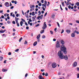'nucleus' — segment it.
<instances>
[{"instance_id": "obj_1", "label": "nucleus", "mask_w": 79, "mask_h": 79, "mask_svg": "<svg viewBox=\"0 0 79 79\" xmlns=\"http://www.w3.org/2000/svg\"><path fill=\"white\" fill-rule=\"evenodd\" d=\"M60 42L61 44H62L60 48V50L63 52L64 55H66L67 53V51H66V48L64 46V45H63L64 44V42L63 40H62Z\"/></svg>"}, {"instance_id": "obj_2", "label": "nucleus", "mask_w": 79, "mask_h": 79, "mask_svg": "<svg viewBox=\"0 0 79 79\" xmlns=\"http://www.w3.org/2000/svg\"><path fill=\"white\" fill-rule=\"evenodd\" d=\"M58 55L60 59H61V58L63 57V56L64 55H63V53L61 52V51H59L58 53Z\"/></svg>"}, {"instance_id": "obj_3", "label": "nucleus", "mask_w": 79, "mask_h": 79, "mask_svg": "<svg viewBox=\"0 0 79 79\" xmlns=\"http://www.w3.org/2000/svg\"><path fill=\"white\" fill-rule=\"evenodd\" d=\"M63 59H64L65 60H68V57L67 55L64 56V55L63 56V57H62L61 60Z\"/></svg>"}, {"instance_id": "obj_4", "label": "nucleus", "mask_w": 79, "mask_h": 79, "mask_svg": "<svg viewBox=\"0 0 79 79\" xmlns=\"http://www.w3.org/2000/svg\"><path fill=\"white\" fill-rule=\"evenodd\" d=\"M56 48H60V42L58 41L57 42L56 44Z\"/></svg>"}, {"instance_id": "obj_5", "label": "nucleus", "mask_w": 79, "mask_h": 79, "mask_svg": "<svg viewBox=\"0 0 79 79\" xmlns=\"http://www.w3.org/2000/svg\"><path fill=\"white\" fill-rule=\"evenodd\" d=\"M47 24H46V22H44L43 24V26L42 27V28L43 29H45V28H47Z\"/></svg>"}, {"instance_id": "obj_6", "label": "nucleus", "mask_w": 79, "mask_h": 79, "mask_svg": "<svg viewBox=\"0 0 79 79\" xmlns=\"http://www.w3.org/2000/svg\"><path fill=\"white\" fill-rule=\"evenodd\" d=\"M43 15H42L40 16H38L37 18V19H38V20H40V19H42L43 18Z\"/></svg>"}, {"instance_id": "obj_7", "label": "nucleus", "mask_w": 79, "mask_h": 79, "mask_svg": "<svg viewBox=\"0 0 79 79\" xmlns=\"http://www.w3.org/2000/svg\"><path fill=\"white\" fill-rule=\"evenodd\" d=\"M77 65V62H74L73 64V66L74 68L76 67V66Z\"/></svg>"}, {"instance_id": "obj_8", "label": "nucleus", "mask_w": 79, "mask_h": 79, "mask_svg": "<svg viewBox=\"0 0 79 79\" xmlns=\"http://www.w3.org/2000/svg\"><path fill=\"white\" fill-rule=\"evenodd\" d=\"M52 66L53 68H56V64L55 63H52Z\"/></svg>"}, {"instance_id": "obj_9", "label": "nucleus", "mask_w": 79, "mask_h": 79, "mask_svg": "<svg viewBox=\"0 0 79 79\" xmlns=\"http://www.w3.org/2000/svg\"><path fill=\"white\" fill-rule=\"evenodd\" d=\"M5 5L6 7H8V6H9L10 5V4H9V3L8 2H6L5 3Z\"/></svg>"}, {"instance_id": "obj_10", "label": "nucleus", "mask_w": 79, "mask_h": 79, "mask_svg": "<svg viewBox=\"0 0 79 79\" xmlns=\"http://www.w3.org/2000/svg\"><path fill=\"white\" fill-rule=\"evenodd\" d=\"M66 31L67 34H69L71 32V30H66Z\"/></svg>"}, {"instance_id": "obj_11", "label": "nucleus", "mask_w": 79, "mask_h": 79, "mask_svg": "<svg viewBox=\"0 0 79 79\" xmlns=\"http://www.w3.org/2000/svg\"><path fill=\"white\" fill-rule=\"evenodd\" d=\"M11 2L12 3H15V5L17 4V2L16 1H11Z\"/></svg>"}, {"instance_id": "obj_12", "label": "nucleus", "mask_w": 79, "mask_h": 79, "mask_svg": "<svg viewBox=\"0 0 79 79\" xmlns=\"http://www.w3.org/2000/svg\"><path fill=\"white\" fill-rule=\"evenodd\" d=\"M18 20H19V18H17L16 17H15V21L16 23L18 22Z\"/></svg>"}, {"instance_id": "obj_13", "label": "nucleus", "mask_w": 79, "mask_h": 79, "mask_svg": "<svg viewBox=\"0 0 79 79\" xmlns=\"http://www.w3.org/2000/svg\"><path fill=\"white\" fill-rule=\"evenodd\" d=\"M71 36L72 37H75V33H73L71 34Z\"/></svg>"}, {"instance_id": "obj_14", "label": "nucleus", "mask_w": 79, "mask_h": 79, "mask_svg": "<svg viewBox=\"0 0 79 79\" xmlns=\"http://www.w3.org/2000/svg\"><path fill=\"white\" fill-rule=\"evenodd\" d=\"M40 34H39V35H38L37 36V39H40Z\"/></svg>"}, {"instance_id": "obj_15", "label": "nucleus", "mask_w": 79, "mask_h": 79, "mask_svg": "<svg viewBox=\"0 0 79 79\" xmlns=\"http://www.w3.org/2000/svg\"><path fill=\"white\" fill-rule=\"evenodd\" d=\"M37 44V41H35L34 43L33 44L34 46H35Z\"/></svg>"}, {"instance_id": "obj_16", "label": "nucleus", "mask_w": 79, "mask_h": 79, "mask_svg": "<svg viewBox=\"0 0 79 79\" xmlns=\"http://www.w3.org/2000/svg\"><path fill=\"white\" fill-rule=\"evenodd\" d=\"M20 24L21 26H23V21H21L20 22Z\"/></svg>"}, {"instance_id": "obj_17", "label": "nucleus", "mask_w": 79, "mask_h": 79, "mask_svg": "<svg viewBox=\"0 0 79 79\" xmlns=\"http://www.w3.org/2000/svg\"><path fill=\"white\" fill-rule=\"evenodd\" d=\"M4 32V30L2 29L1 30V31H0V33H3Z\"/></svg>"}, {"instance_id": "obj_18", "label": "nucleus", "mask_w": 79, "mask_h": 79, "mask_svg": "<svg viewBox=\"0 0 79 79\" xmlns=\"http://www.w3.org/2000/svg\"><path fill=\"white\" fill-rule=\"evenodd\" d=\"M44 31H45V30H42L40 31V34H43V33H44Z\"/></svg>"}, {"instance_id": "obj_19", "label": "nucleus", "mask_w": 79, "mask_h": 79, "mask_svg": "<svg viewBox=\"0 0 79 79\" xmlns=\"http://www.w3.org/2000/svg\"><path fill=\"white\" fill-rule=\"evenodd\" d=\"M74 33H77V34H79V31H76V30H75V31H74Z\"/></svg>"}, {"instance_id": "obj_20", "label": "nucleus", "mask_w": 79, "mask_h": 79, "mask_svg": "<svg viewBox=\"0 0 79 79\" xmlns=\"http://www.w3.org/2000/svg\"><path fill=\"white\" fill-rule=\"evenodd\" d=\"M39 14L38 15V16H40L41 15V12L39 10L38 12Z\"/></svg>"}, {"instance_id": "obj_21", "label": "nucleus", "mask_w": 79, "mask_h": 79, "mask_svg": "<svg viewBox=\"0 0 79 79\" xmlns=\"http://www.w3.org/2000/svg\"><path fill=\"white\" fill-rule=\"evenodd\" d=\"M9 16V14H4L5 17H6V16Z\"/></svg>"}, {"instance_id": "obj_22", "label": "nucleus", "mask_w": 79, "mask_h": 79, "mask_svg": "<svg viewBox=\"0 0 79 79\" xmlns=\"http://www.w3.org/2000/svg\"><path fill=\"white\" fill-rule=\"evenodd\" d=\"M2 71L3 72H5L6 71H7V69H2Z\"/></svg>"}, {"instance_id": "obj_23", "label": "nucleus", "mask_w": 79, "mask_h": 79, "mask_svg": "<svg viewBox=\"0 0 79 79\" xmlns=\"http://www.w3.org/2000/svg\"><path fill=\"white\" fill-rule=\"evenodd\" d=\"M16 24H17V26L18 27L19 26V24L18 23V22H16Z\"/></svg>"}, {"instance_id": "obj_24", "label": "nucleus", "mask_w": 79, "mask_h": 79, "mask_svg": "<svg viewBox=\"0 0 79 79\" xmlns=\"http://www.w3.org/2000/svg\"><path fill=\"white\" fill-rule=\"evenodd\" d=\"M71 1V0H67V5H68V3H69V2Z\"/></svg>"}, {"instance_id": "obj_25", "label": "nucleus", "mask_w": 79, "mask_h": 79, "mask_svg": "<svg viewBox=\"0 0 79 79\" xmlns=\"http://www.w3.org/2000/svg\"><path fill=\"white\" fill-rule=\"evenodd\" d=\"M35 17H33L32 18V21H34L35 20Z\"/></svg>"}, {"instance_id": "obj_26", "label": "nucleus", "mask_w": 79, "mask_h": 79, "mask_svg": "<svg viewBox=\"0 0 79 79\" xmlns=\"http://www.w3.org/2000/svg\"><path fill=\"white\" fill-rule=\"evenodd\" d=\"M3 60V57L1 56L0 57V61H2Z\"/></svg>"}, {"instance_id": "obj_27", "label": "nucleus", "mask_w": 79, "mask_h": 79, "mask_svg": "<svg viewBox=\"0 0 79 79\" xmlns=\"http://www.w3.org/2000/svg\"><path fill=\"white\" fill-rule=\"evenodd\" d=\"M35 12L34 11L32 12V16H35Z\"/></svg>"}, {"instance_id": "obj_28", "label": "nucleus", "mask_w": 79, "mask_h": 79, "mask_svg": "<svg viewBox=\"0 0 79 79\" xmlns=\"http://www.w3.org/2000/svg\"><path fill=\"white\" fill-rule=\"evenodd\" d=\"M39 77L40 79H42V77L41 75H40Z\"/></svg>"}, {"instance_id": "obj_29", "label": "nucleus", "mask_w": 79, "mask_h": 79, "mask_svg": "<svg viewBox=\"0 0 79 79\" xmlns=\"http://www.w3.org/2000/svg\"><path fill=\"white\" fill-rule=\"evenodd\" d=\"M24 44H25V45H26V44H27V42L26 40L25 41Z\"/></svg>"}, {"instance_id": "obj_30", "label": "nucleus", "mask_w": 79, "mask_h": 79, "mask_svg": "<svg viewBox=\"0 0 79 79\" xmlns=\"http://www.w3.org/2000/svg\"><path fill=\"white\" fill-rule=\"evenodd\" d=\"M55 15H52V18H55Z\"/></svg>"}, {"instance_id": "obj_31", "label": "nucleus", "mask_w": 79, "mask_h": 79, "mask_svg": "<svg viewBox=\"0 0 79 79\" xmlns=\"http://www.w3.org/2000/svg\"><path fill=\"white\" fill-rule=\"evenodd\" d=\"M56 23L58 26V27H60V24H59V23H58V22H57Z\"/></svg>"}, {"instance_id": "obj_32", "label": "nucleus", "mask_w": 79, "mask_h": 79, "mask_svg": "<svg viewBox=\"0 0 79 79\" xmlns=\"http://www.w3.org/2000/svg\"><path fill=\"white\" fill-rule=\"evenodd\" d=\"M22 39H23V38L22 37H21L20 39H19V42H21V40H22Z\"/></svg>"}, {"instance_id": "obj_33", "label": "nucleus", "mask_w": 79, "mask_h": 79, "mask_svg": "<svg viewBox=\"0 0 79 79\" xmlns=\"http://www.w3.org/2000/svg\"><path fill=\"white\" fill-rule=\"evenodd\" d=\"M42 39H45V35H43L42 36Z\"/></svg>"}, {"instance_id": "obj_34", "label": "nucleus", "mask_w": 79, "mask_h": 79, "mask_svg": "<svg viewBox=\"0 0 79 79\" xmlns=\"http://www.w3.org/2000/svg\"><path fill=\"white\" fill-rule=\"evenodd\" d=\"M76 4L77 6H79V2H77V3H76Z\"/></svg>"}, {"instance_id": "obj_35", "label": "nucleus", "mask_w": 79, "mask_h": 79, "mask_svg": "<svg viewBox=\"0 0 79 79\" xmlns=\"http://www.w3.org/2000/svg\"><path fill=\"white\" fill-rule=\"evenodd\" d=\"M45 76L46 77L48 76V73H46L45 74Z\"/></svg>"}, {"instance_id": "obj_36", "label": "nucleus", "mask_w": 79, "mask_h": 79, "mask_svg": "<svg viewBox=\"0 0 79 79\" xmlns=\"http://www.w3.org/2000/svg\"><path fill=\"white\" fill-rule=\"evenodd\" d=\"M38 5L40 6H42V4L40 3H39V4H38Z\"/></svg>"}, {"instance_id": "obj_37", "label": "nucleus", "mask_w": 79, "mask_h": 79, "mask_svg": "<svg viewBox=\"0 0 79 79\" xmlns=\"http://www.w3.org/2000/svg\"><path fill=\"white\" fill-rule=\"evenodd\" d=\"M42 8H43V10H44V11H45V9L44 8V7H42Z\"/></svg>"}, {"instance_id": "obj_38", "label": "nucleus", "mask_w": 79, "mask_h": 79, "mask_svg": "<svg viewBox=\"0 0 79 79\" xmlns=\"http://www.w3.org/2000/svg\"><path fill=\"white\" fill-rule=\"evenodd\" d=\"M12 23L13 24H16V23H15V21H13Z\"/></svg>"}, {"instance_id": "obj_39", "label": "nucleus", "mask_w": 79, "mask_h": 79, "mask_svg": "<svg viewBox=\"0 0 79 79\" xmlns=\"http://www.w3.org/2000/svg\"><path fill=\"white\" fill-rule=\"evenodd\" d=\"M18 51H19V49H17L16 50H15V52H18Z\"/></svg>"}, {"instance_id": "obj_40", "label": "nucleus", "mask_w": 79, "mask_h": 79, "mask_svg": "<svg viewBox=\"0 0 79 79\" xmlns=\"http://www.w3.org/2000/svg\"><path fill=\"white\" fill-rule=\"evenodd\" d=\"M63 32H64V30L62 29L61 32V34H62V33H63Z\"/></svg>"}, {"instance_id": "obj_41", "label": "nucleus", "mask_w": 79, "mask_h": 79, "mask_svg": "<svg viewBox=\"0 0 79 79\" xmlns=\"http://www.w3.org/2000/svg\"><path fill=\"white\" fill-rule=\"evenodd\" d=\"M26 17L27 18H28V14H27V15H26Z\"/></svg>"}, {"instance_id": "obj_42", "label": "nucleus", "mask_w": 79, "mask_h": 79, "mask_svg": "<svg viewBox=\"0 0 79 79\" xmlns=\"http://www.w3.org/2000/svg\"><path fill=\"white\" fill-rule=\"evenodd\" d=\"M71 8V6L70 5L69 6H68V8H69V9H70V8Z\"/></svg>"}, {"instance_id": "obj_43", "label": "nucleus", "mask_w": 79, "mask_h": 79, "mask_svg": "<svg viewBox=\"0 0 79 79\" xmlns=\"http://www.w3.org/2000/svg\"><path fill=\"white\" fill-rule=\"evenodd\" d=\"M67 5H71V3L70 2H69V3H68V4H67Z\"/></svg>"}, {"instance_id": "obj_44", "label": "nucleus", "mask_w": 79, "mask_h": 79, "mask_svg": "<svg viewBox=\"0 0 79 79\" xmlns=\"http://www.w3.org/2000/svg\"><path fill=\"white\" fill-rule=\"evenodd\" d=\"M50 32L51 34H53V31H50Z\"/></svg>"}, {"instance_id": "obj_45", "label": "nucleus", "mask_w": 79, "mask_h": 79, "mask_svg": "<svg viewBox=\"0 0 79 79\" xmlns=\"http://www.w3.org/2000/svg\"><path fill=\"white\" fill-rule=\"evenodd\" d=\"M25 25L26 26H28V25H27V23L26 22L25 23Z\"/></svg>"}, {"instance_id": "obj_46", "label": "nucleus", "mask_w": 79, "mask_h": 79, "mask_svg": "<svg viewBox=\"0 0 79 79\" xmlns=\"http://www.w3.org/2000/svg\"><path fill=\"white\" fill-rule=\"evenodd\" d=\"M22 21H23L24 22H25V20H24V19H23V18L21 19Z\"/></svg>"}, {"instance_id": "obj_47", "label": "nucleus", "mask_w": 79, "mask_h": 79, "mask_svg": "<svg viewBox=\"0 0 79 79\" xmlns=\"http://www.w3.org/2000/svg\"><path fill=\"white\" fill-rule=\"evenodd\" d=\"M13 14V12H11L10 13V16H12Z\"/></svg>"}, {"instance_id": "obj_48", "label": "nucleus", "mask_w": 79, "mask_h": 79, "mask_svg": "<svg viewBox=\"0 0 79 79\" xmlns=\"http://www.w3.org/2000/svg\"><path fill=\"white\" fill-rule=\"evenodd\" d=\"M16 17H18L19 16V14H17L16 15Z\"/></svg>"}, {"instance_id": "obj_49", "label": "nucleus", "mask_w": 79, "mask_h": 79, "mask_svg": "<svg viewBox=\"0 0 79 79\" xmlns=\"http://www.w3.org/2000/svg\"><path fill=\"white\" fill-rule=\"evenodd\" d=\"M76 22L77 23H78V24H79V20H77L76 21Z\"/></svg>"}, {"instance_id": "obj_50", "label": "nucleus", "mask_w": 79, "mask_h": 79, "mask_svg": "<svg viewBox=\"0 0 79 79\" xmlns=\"http://www.w3.org/2000/svg\"><path fill=\"white\" fill-rule=\"evenodd\" d=\"M12 16H13V18H15V15L14 14H13L12 15Z\"/></svg>"}, {"instance_id": "obj_51", "label": "nucleus", "mask_w": 79, "mask_h": 79, "mask_svg": "<svg viewBox=\"0 0 79 79\" xmlns=\"http://www.w3.org/2000/svg\"><path fill=\"white\" fill-rule=\"evenodd\" d=\"M47 15V12H46L44 15V16H46V15Z\"/></svg>"}, {"instance_id": "obj_52", "label": "nucleus", "mask_w": 79, "mask_h": 79, "mask_svg": "<svg viewBox=\"0 0 79 79\" xmlns=\"http://www.w3.org/2000/svg\"><path fill=\"white\" fill-rule=\"evenodd\" d=\"M6 60H4V64L6 63Z\"/></svg>"}, {"instance_id": "obj_53", "label": "nucleus", "mask_w": 79, "mask_h": 79, "mask_svg": "<svg viewBox=\"0 0 79 79\" xmlns=\"http://www.w3.org/2000/svg\"><path fill=\"white\" fill-rule=\"evenodd\" d=\"M7 23H8V24H10V22L9 21H7Z\"/></svg>"}, {"instance_id": "obj_54", "label": "nucleus", "mask_w": 79, "mask_h": 79, "mask_svg": "<svg viewBox=\"0 0 79 79\" xmlns=\"http://www.w3.org/2000/svg\"><path fill=\"white\" fill-rule=\"evenodd\" d=\"M39 25H40V24H38L37 25H35V27H38V26H39Z\"/></svg>"}, {"instance_id": "obj_55", "label": "nucleus", "mask_w": 79, "mask_h": 79, "mask_svg": "<svg viewBox=\"0 0 79 79\" xmlns=\"http://www.w3.org/2000/svg\"><path fill=\"white\" fill-rule=\"evenodd\" d=\"M77 78H79V74H77Z\"/></svg>"}, {"instance_id": "obj_56", "label": "nucleus", "mask_w": 79, "mask_h": 79, "mask_svg": "<svg viewBox=\"0 0 79 79\" xmlns=\"http://www.w3.org/2000/svg\"><path fill=\"white\" fill-rule=\"evenodd\" d=\"M62 4V6H64V2H63Z\"/></svg>"}, {"instance_id": "obj_57", "label": "nucleus", "mask_w": 79, "mask_h": 79, "mask_svg": "<svg viewBox=\"0 0 79 79\" xmlns=\"http://www.w3.org/2000/svg\"><path fill=\"white\" fill-rule=\"evenodd\" d=\"M3 13V10H0V13Z\"/></svg>"}, {"instance_id": "obj_58", "label": "nucleus", "mask_w": 79, "mask_h": 79, "mask_svg": "<svg viewBox=\"0 0 79 79\" xmlns=\"http://www.w3.org/2000/svg\"><path fill=\"white\" fill-rule=\"evenodd\" d=\"M27 76V73H26L25 75V77H26Z\"/></svg>"}, {"instance_id": "obj_59", "label": "nucleus", "mask_w": 79, "mask_h": 79, "mask_svg": "<svg viewBox=\"0 0 79 79\" xmlns=\"http://www.w3.org/2000/svg\"><path fill=\"white\" fill-rule=\"evenodd\" d=\"M1 18H2V19L4 18V16H3V15H2V16H1Z\"/></svg>"}, {"instance_id": "obj_60", "label": "nucleus", "mask_w": 79, "mask_h": 79, "mask_svg": "<svg viewBox=\"0 0 79 79\" xmlns=\"http://www.w3.org/2000/svg\"><path fill=\"white\" fill-rule=\"evenodd\" d=\"M42 58H44V55H42L41 56Z\"/></svg>"}, {"instance_id": "obj_61", "label": "nucleus", "mask_w": 79, "mask_h": 79, "mask_svg": "<svg viewBox=\"0 0 79 79\" xmlns=\"http://www.w3.org/2000/svg\"><path fill=\"white\" fill-rule=\"evenodd\" d=\"M26 29H29V27H26Z\"/></svg>"}, {"instance_id": "obj_62", "label": "nucleus", "mask_w": 79, "mask_h": 79, "mask_svg": "<svg viewBox=\"0 0 79 79\" xmlns=\"http://www.w3.org/2000/svg\"><path fill=\"white\" fill-rule=\"evenodd\" d=\"M13 8H14V6H11L10 7V9H13Z\"/></svg>"}, {"instance_id": "obj_63", "label": "nucleus", "mask_w": 79, "mask_h": 79, "mask_svg": "<svg viewBox=\"0 0 79 79\" xmlns=\"http://www.w3.org/2000/svg\"><path fill=\"white\" fill-rule=\"evenodd\" d=\"M53 41H54V42L56 41V39H53Z\"/></svg>"}, {"instance_id": "obj_64", "label": "nucleus", "mask_w": 79, "mask_h": 79, "mask_svg": "<svg viewBox=\"0 0 79 79\" xmlns=\"http://www.w3.org/2000/svg\"><path fill=\"white\" fill-rule=\"evenodd\" d=\"M77 71H79V67H77Z\"/></svg>"}]
</instances>
